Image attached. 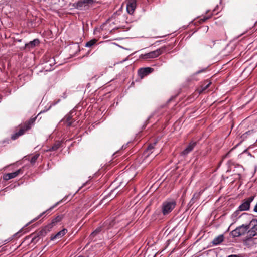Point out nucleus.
<instances>
[{
  "label": "nucleus",
  "mask_w": 257,
  "mask_h": 257,
  "mask_svg": "<svg viewBox=\"0 0 257 257\" xmlns=\"http://www.w3.org/2000/svg\"><path fill=\"white\" fill-rule=\"evenodd\" d=\"M241 211L239 210V208H238V209L235 211L234 212V213H233V215L235 216V217H236L238 215V214H239V212H240Z\"/></svg>",
  "instance_id": "2f4dec72"
},
{
  "label": "nucleus",
  "mask_w": 257,
  "mask_h": 257,
  "mask_svg": "<svg viewBox=\"0 0 257 257\" xmlns=\"http://www.w3.org/2000/svg\"><path fill=\"white\" fill-rule=\"evenodd\" d=\"M206 68H204V69H202L201 70H200L197 71L196 72H195L194 73V75H197V74H200V73H201L202 72H205L206 71Z\"/></svg>",
  "instance_id": "7c9ffc66"
},
{
  "label": "nucleus",
  "mask_w": 257,
  "mask_h": 257,
  "mask_svg": "<svg viewBox=\"0 0 257 257\" xmlns=\"http://www.w3.org/2000/svg\"><path fill=\"white\" fill-rule=\"evenodd\" d=\"M103 229L102 226L97 227L94 231H93L90 234V237L91 239L94 238L95 236L98 234Z\"/></svg>",
  "instance_id": "5701e85b"
},
{
  "label": "nucleus",
  "mask_w": 257,
  "mask_h": 257,
  "mask_svg": "<svg viewBox=\"0 0 257 257\" xmlns=\"http://www.w3.org/2000/svg\"><path fill=\"white\" fill-rule=\"evenodd\" d=\"M39 156L40 155L39 154H36L35 155H34L30 160L31 163L32 164H34L36 162Z\"/></svg>",
  "instance_id": "bb28decb"
},
{
  "label": "nucleus",
  "mask_w": 257,
  "mask_h": 257,
  "mask_svg": "<svg viewBox=\"0 0 257 257\" xmlns=\"http://www.w3.org/2000/svg\"><path fill=\"white\" fill-rule=\"evenodd\" d=\"M210 17H204L201 20H202L203 22L205 21L207 19H208Z\"/></svg>",
  "instance_id": "473e14b6"
},
{
  "label": "nucleus",
  "mask_w": 257,
  "mask_h": 257,
  "mask_svg": "<svg viewBox=\"0 0 257 257\" xmlns=\"http://www.w3.org/2000/svg\"><path fill=\"white\" fill-rule=\"evenodd\" d=\"M63 214H60L52 219L51 221L46 226L51 231L54 227L58 225L64 218Z\"/></svg>",
  "instance_id": "1a4fd4ad"
},
{
  "label": "nucleus",
  "mask_w": 257,
  "mask_h": 257,
  "mask_svg": "<svg viewBox=\"0 0 257 257\" xmlns=\"http://www.w3.org/2000/svg\"><path fill=\"white\" fill-rule=\"evenodd\" d=\"M65 124L67 126H70L72 124L73 122L71 121L72 119V116L71 115H67L65 117Z\"/></svg>",
  "instance_id": "b1692460"
},
{
  "label": "nucleus",
  "mask_w": 257,
  "mask_h": 257,
  "mask_svg": "<svg viewBox=\"0 0 257 257\" xmlns=\"http://www.w3.org/2000/svg\"><path fill=\"white\" fill-rule=\"evenodd\" d=\"M203 192V190H200L199 192H196L193 194L192 198L188 203L187 207L191 208L192 205L200 198L201 194Z\"/></svg>",
  "instance_id": "ddd939ff"
},
{
  "label": "nucleus",
  "mask_w": 257,
  "mask_h": 257,
  "mask_svg": "<svg viewBox=\"0 0 257 257\" xmlns=\"http://www.w3.org/2000/svg\"><path fill=\"white\" fill-rule=\"evenodd\" d=\"M227 165L228 169L226 172H229L232 171L234 173L233 175H237L238 176V178L240 179L241 177V173L244 170L243 166L241 165L235 163L231 160L228 161Z\"/></svg>",
  "instance_id": "f03ea898"
},
{
  "label": "nucleus",
  "mask_w": 257,
  "mask_h": 257,
  "mask_svg": "<svg viewBox=\"0 0 257 257\" xmlns=\"http://www.w3.org/2000/svg\"><path fill=\"white\" fill-rule=\"evenodd\" d=\"M224 239V235L223 234H221L217 237H215L212 241V244L213 245H217L222 243Z\"/></svg>",
  "instance_id": "6ab92c4d"
},
{
  "label": "nucleus",
  "mask_w": 257,
  "mask_h": 257,
  "mask_svg": "<svg viewBox=\"0 0 257 257\" xmlns=\"http://www.w3.org/2000/svg\"><path fill=\"white\" fill-rule=\"evenodd\" d=\"M40 43V41L38 39H35L33 41L26 43L25 45V48L28 49L29 50L34 48L36 46H38Z\"/></svg>",
  "instance_id": "2eb2a0df"
},
{
  "label": "nucleus",
  "mask_w": 257,
  "mask_h": 257,
  "mask_svg": "<svg viewBox=\"0 0 257 257\" xmlns=\"http://www.w3.org/2000/svg\"><path fill=\"white\" fill-rule=\"evenodd\" d=\"M165 49L166 47H163L159 49H157L156 50L144 54H142L140 57L142 59L146 60L151 58H155L158 57L161 54H162L164 52Z\"/></svg>",
  "instance_id": "423d86ee"
},
{
  "label": "nucleus",
  "mask_w": 257,
  "mask_h": 257,
  "mask_svg": "<svg viewBox=\"0 0 257 257\" xmlns=\"http://www.w3.org/2000/svg\"><path fill=\"white\" fill-rule=\"evenodd\" d=\"M61 201H59V202H57V203H56L53 206H51L50 208H49L48 209H47V210H46L45 211H44L43 212H42V213H41L39 215H38L36 218H35V219H34V220H33V221H36L38 219H39L41 217H42L43 215H44V214H45L46 213H47L48 214L50 211H51L54 208H55V207H56L59 204V203L61 202Z\"/></svg>",
  "instance_id": "aec40b11"
},
{
  "label": "nucleus",
  "mask_w": 257,
  "mask_h": 257,
  "mask_svg": "<svg viewBox=\"0 0 257 257\" xmlns=\"http://www.w3.org/2000/svg\"><path fill=\"white\" fill-rule=\"evenodd\" d=\"M205 43H206L207 46H210V47H211L212 45H214L215 44L214 41H212V44H210V42H209V41L207 40L205 41Z\"/></svg>",
  "instance_id": "c756f323"
},
{
  "label": "nucleus",
  "mask_w": 257,
  "mask_h": 257,
  "mask_svg": "<svg viewBox=\"0 0 257 257\" xmlns=\"http://www.w3.org/2000/svg\"><path fill=\"white\" fill-rule=\"evenodd\" d=\"M137 0H127L126 2V11L130 14H133L136 8Z\"/></svg>",
  "instance_id": "f8f14e48"
},
{
  "label": "nucleus",
  "mask_w": 257,
  "mask_h": 257,
  "mask_svg": "<svg viewBox=\"0 0 257 257\" xmlns=\"http://www.w3.org/2000/svg\"><path fill=\"white\" fill-rule=\"evenodd\" d=\"M197 145V142L191 141L187 147L181 153V154L183 156L188 155L191 152Z\"/></svg>",
  "instance_id": "4468645a"
},
{
  "label": "nucleus",
  "mask_w": 257,
  "mask_h": 257,
  "mask_svg": "<svg viewBox=\"0 0 257 257\" xmlns=\"http://www.w3.org/2000/svg\"><path fill=\"white\" fill-rule=\"evenodd\" d=\"M229 153H227L224 156V158L227 157L229 155Z\"/></svg>",
  "instance_id": "f704fd0d"
},
{
  "label": "nucleus",
  "mask_w": 257,
  "mask_h": 257,
  "mask_svg": "<svg viewBox=\"0 0 257 257\" xmlns=\"http://www.w3.org/2000/svg\"><path fill=\"white\" fill-rule=\"evenodd\" d=\"M251 132H252V131H248V132H246L245 134H243V136H244L246 134H248L250 133Z\"/></svg>",
  "instance_id": "72a5a7b5"
},
{
  "label": "nucleus",
  "mask_w": 257,
  "mask_h": 257,
  "mask_svg": "<svg viewBox=\"0 0 257 257\" xmlns=\"http://www.w3.org/2000/svg\"><path fill=\"white\" fill-rule=\"evenodd\" d=\"M97 42V40L96 39H93L88 42H87L85 44V47H91L93 46L94 44L96 43Z\"/></svg>",
  "instance_id": "a878e982"
},
{
  "label": "nucleus",
  "mask_w": 257,
  "mask_h": 257,
  "mask_svg": "<svg viewBox=\"0 0 257 257\" xmlns=\"http://www.w3.org/2000/svg\"><path fill=\"white\" fill-rule=\"evenodd\" d=\"M61 145V141H56L55 143L49 149L48 151H53L58 150Z\"/></svg>",
  "instance_id": "4be33fe9"
},
{
  "label": "nucleus",
  "mask_w": 257,
  "mask_h": 257,
  "mask_svg": "<svg viewBox=\"0 0 257 257\" xmlns=\"http://www.w3.org/2000/svg\"><path fill=\"white\" fill-rule=\"evenodd\" d=\"M254 199V196H251L246 199H245L238 207L239 210L242 211L249 210L250 207V203Z\"/></svg>",
  "instance_id": "6e6552de"
},
{
  "label": "nucleus",
  "mask_w": 257,
  "mask_h": 257,
  "mask_svg": "<svg viewBox=\"0 0 257 257\" xmlns=\"http://www.w3.org/2000/svg\"><path fill=\"white\" fill-rule=\"evenodd\" d=\"M96 0H81L73 4V7L81 11L88 10L90 6L96 2Z\"/></svg>",
  "instance_id": "39448f33"
},
{
  "label": "nucleus",
  "mask_w": 257,
  "mask_h": 257,
  "mask_svg": "<svg viewBox=\"0 0 257 257\" xmlns=\"http://www.w3.org/2000/svg\"><path fill=\"white\" fill-rule=\"evenodd\" d=\"M248 230V225H242L237 227L230 232L233 237H237L244 235Z\"/></svg>",
  "instance_id": "0eeeda50"
},
{
  "label": "nucleus",
  "mask_w": 257,
  "mask_h": 257,
  "mask_svg": "<svg viewBox=\"0 0 257 257\" xmlns=\"http://www.w3.org/2000/svg\"><path fill=\"white\" fill-rule=\"evenodd\" d=\"M204 82H208V83L206 85L202 84V85H201L200 88L197 89V91L199 94L202 93L204 91L206 90L211 84V82L210 81H208V80H206Z\"/></svg>",
  "instance_id": "412c9836"
},
{
  "label": "nucleus",
  "mask_w": 257,
  "mask_h": 257,
  "mask_svg": "<svg viewBox=\"0 0 257 257\" xmlns=\"http://www.w3.org/2000/svg\"><path fill=\"white\" fill-rule=\"evenodd\" d=\"M115 189H116V188L114 190H112V192H114V191H115Z\"/></svg>",
  "instance_id": "c9c22d12"
},
{
  "label": "nucleus",
  "mask_w": 257,
  "mask_h": 257,
  "mask_svg": "<svg viewBox=\"0 0 257 257\" xmlns=\"http://www.w3.org/2000/svg\"><path fill=\"white\" fill-rule=\"evenodd\" d=\"M154 69L151 67H145L140 68L138 71V74L139 76L141 78H143L144 77L147 76L149 74L151 73L153 71Z\"/></svg>",
  "instance_id": "9b49d317"
},
{
  "label": "nucleus",
  "mask_w": 257,
  "mask_h": 257,
  "mask_svg": "<svg viewBox=\"0 0 257 257\" xmlns=\"http://www.w3.org/2000/svg\"><path fill=\"white\" fill-rule=\"evenodd\" d=\"M120 14V11H118L116 12L115 13H113V14L112 15L111 18L115 19L117 17V16L118 15H119Z\"/></svg>",
  "instance_id": "c85d7f7f"
},
{
  "label": "nucleus",
  "mask_w": 257,
  "mask_h": 257,
  "mask_svg": "<svg viewBox=\"0 0 257 257\" xmlns=\"http://www.w3.org/2000/svg\"><path fill=\"white\" fill-rule=\"evenodd\" d=\"M248 230L247 232V238L245 239L246 243L252 242L253 237L257 235V219H252L248 224Z\"/></svg>",
  "instance_id": "20e7f679"
},
{
  "label": "nucleus",
  "mask_w": 257,
  "mask_h": 257,
  "mask_svg": "<svg viewBox=\"0 0 257 257\" xmlns=\"http://www.w3.org/2000/svg\"><path fill=\"white\" fill-rule=\"evenodd\" d=\"M177 202L175 199H168L164 201L161 205V211L166 216L171 213L175 208Z\"/></svg>",
  "instance_id": "7ed1b4c3"
},
{
  "label": "nucleus",
  "mask_w": 257,
  "mask_h": 257,
  "mask_svg": "<svg viewBox=\"0 0 257 257\" xmlns=\"http://www.w3.org/2000/svg\"><path fill=\"white\" fill-rule=\"evenodd\" d=\"M50 230L45 226L44 227L42 228L41 230L36 231V234H38V236H40L41 238L45 236L47 233L50 232Z\"/></svg>",
  "instance_id": "a211bd4d"
},
{
  "label": "nucleus",
  "mask_w": 257,
  "mask_h": 257,
  "mask_svg": "<svg viewBox=\"0 0 257 257\" xmlns=\"http://www.w3.org/2000/svg\"><path fill=\"white\" fill-rule=\"evenodd\" d=\"M23 172L24 169L23 168H20L14 172L4 174L3 178L4 180L8 181L11 179L16 177L20 174H22Z\"/></svg>",
  "instance_id": "9d476101"
},
{
  "label": "nucleus",
  "mask_w": 257,
  "mask_h": 257,
  "mask_svg": "<svg viewBox=\"0 0 257 257\" xmlns=\"http://www.w3.org/2000/svg\"><path fill=\"white\" fill-rule=\"evenodd\" d=\"M36 119V117L31 118L28 121L25 122L23 125L20 126L19 131L12 135L11 139L12 140H16L19 136L23 135L26 131L31 128V125L35 121Z\"/></svg>",
  "instance_id": "f257e3e1"
},
{
  "label": "nucleus",
  "mask_w": 257,
  "mask_h": 257,
  "mask_svg": "<svg viewBox=\"0 0 257 257\" xmlns=\"http://www.w3.org/2000/svg\"><path fill=\"white\" fill-rule=\"evenodd\" d=\"M156 143V142H154L153 143H151L148 145L147 149L144 152V155L145 156L146 158L148 157L150 155H151L153 153L154 147Z\"/></svg>",
  "instance_id": "dca6fc26"
},
{
  "label": "nucleus",
  "mask_w": 257,
  "mask_h": 257,
  "mask_svg": "<svg viewBox=\"0 0 257 257\" xmlns=\"http://www.w3.org/2000/svg\"><path fill=\"white\" fill-rule=\"evenodd\" d=\"M67 232V229L64 228L62 230L59 231L55 235H52L50 238L51 240H54L57 238H60L64 236Z\"/></svg>",
  "instance_id": "f3484780"
},
{
  "label": "nucleus",
  "mask_w": 257,
  "mask_h": 257,
  "mask_svg": "<svg viewBox=\"0 0 257 257\" xmlns=\"http://www.w3.org/2000/svg\"><path fill=\"white\" fill-rule=\"evenodd\" d=\"M31 236L32 237L31 243H34V244H36L37 242H38V241L41 238L40 236H38V234H36V232L34 233H32Z\"/></svg>",
  "instance_id": "393cba45"
},
{
  "label": "nucleus",
  "mask_w": 257,
  "mask_h": 257,
  "mask_svg": "<svg viewBox=\"0 0 257 257\" xmlns=\"http://www.w3.org/2000/svg\"><path fill=\"white\" fill-rule=\"evenodd\" d=\"M53 61H54L53 58H50L49 60L46 62V65L45 66V67L47 68V65L52 66V64L53 63Z\"/></svg>",
  "instance_id": "cd10ccee"
}]
</instances>
